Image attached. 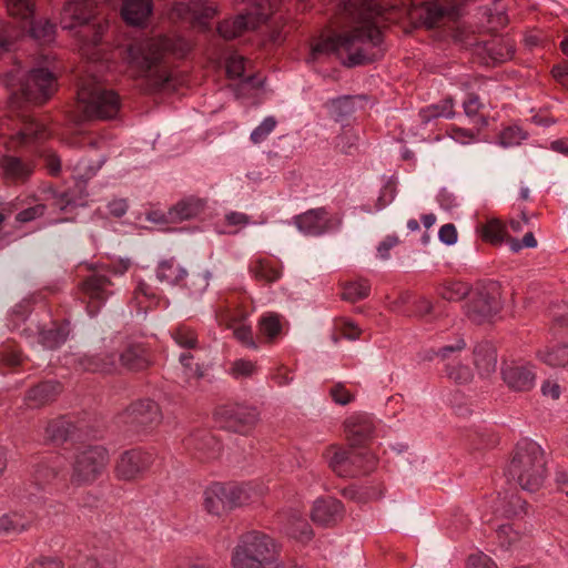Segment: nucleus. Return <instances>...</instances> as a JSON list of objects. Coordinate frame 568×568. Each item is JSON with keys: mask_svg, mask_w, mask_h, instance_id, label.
<instances>
[{"mask_svg": "<svg viewBox=\"0 0 568 568\" xmlns=\"http://www.w3.org/2000/svg\"><path fill=\"white\" fill-rule=\"evenodd\" d=\"M344 12L354 24L352 29L315 43L312 58L335 53L349 67L379 58L381 31L374 22L382 12L377 0H345Z\"/></svg>", "mask_w": 568, "mask_h": 568, "instance_id": "1", "label": "nucleus"}, {"mask_svg": "<svg viewBox=\"0 0 568 568\" xmlns=\"http://www.w3.org/2000/svg\"><path fill=\"white\" fill-rule=\"evenodd\" d=\"M162 50L176 51L170 39L146 40L128 47L125 61L133 77L146 78L154 88L169 82L170 72L160 65Z\"/></svg>", "mask_w": 568, "mask_h": 568, "instance_id": "2", "label": "nucleus"}, {"mask_svg": "<svg viewBox=\"0 0 568 568\" xmlns=\"http://www.w3.org/2000/svg\"><path fill=\"white\" fill-rule=\"evenodd\" d=\"M508 471L524 490L537 491L542 487L548 473L545 450L534 440H520L515 448Z\"/></svg>", "mask_w": 568, "mask_h": 568, "instance_id": "3", "label": "nucleus"}, {"mask_svg": "<svg viewBox=\"0 0 568 568\" xmlns=\"http://www.w3.org/2000/svg\"><path fill=\"white\" fill-rule=\"evenodd\" d=\"M262 497V490L251 484L213 483L203 491V507L214 516H223Z\"/></svg>", "mask_w": 568, "mask_h": 568, "instance_id": "4", "label": "nucleus"}, {"mask_svg": "<svg viewBox=\"0 0 568 568\" xmlns=\"http://www.w3.org/2000/svg\"><path fill=\"white\" fill-rule=\"evenodd\" d=\"M276 546L260 531L244 534L232 552L233 568H267L275 559Z\"/></svg>", "mask_w": 568, "mask_h": 568, "instance_id": "5", "label": "nucleus"}, {"mask_svg": "<svg viewBox=\"0 0 568 568\" xmlns=\"http://www.w3.org/2000/svg\"><path fill=\"white\" fill-rule=\"evenodd\" d=\"M328 467L339 477L353 478L375 469L376 456L366 449L329 445L323 452Z\"/></svg>", "mask_w": 568, "mask_h": 568, "instance_id": "6", "label": "nucleus"}, {"mask_svg": "<svg viewBox=\"0 0 568 568\" xmlns=\"http://www.w3.org/2000/svg\"><path fill=\"white\" fill-rule=\"evenodd\" d=\"M78 102L87 118L111 119L116 115L120 102L115 92L97 82L83 81L78 91Z\"/></svg>", "mask_w": 568, "mask_h": 568, "instance_id": "7", "label": "nucleus"}, {"mask_svg": "<svg viewBox=\"0 0 568 568\" xmlns=\"http://www.w3.org/2000/svg\"><path fill=\"white\" fill-rule=\"evenodd\" d=\"M110 460L108 449L101 445L89 446L78 452L71 474L75 486H88L97 481L105 471Z\"/></svg>", "mask_w": 568, "mask_h": 568, "instance_id": "8", "label": "nucleus"}, {"mask_svg": "<svg viewBox=\"0 0 568 568\" xmlns=\"http://www.w3.org/2000/svg\"><path fill=\"white\" fill-rule=\"evenodd\" d=\"M277 3L271 0H250L248 7L244 9L245 12L240 13L233 20L221 22L217 27V32L226 40L234 39L265 21Z\"/></svg>", "mask_w": 568, "mask_h": 568, "instance_id": "9", "label": "nucleus"}, {"mask_svg": "<svg viewBox=\"0 0 568 568\" xmlns=\"http://www.w3.org/2000/svg\"><path fill=\"white\" fill-rule=\"evenodd\" d=\"M503 305L501 288L497 282H488L476 287L466 305V315L477 324L490 321Z\"/></svg>", "mask_w": 568, "mask_h": 568, "instance_id": "10", "label": "nucleus"}, {"mask_svg": "<svg viewBox=\"0 0 568 568\" xmlns=\"http://www.w3.org/2000/svg\"><path fill=\"white\" fill-rule=\"evenodd\" d=\"M152 464V454L139 449L126 450L114 465V476L120 481H138L144 478Z\"/></svg>", "mask_w": 568, "mask_h": 568, "instance_id": "11", "label": "nucleus"}, {"mask_svg": "<svg viewBox=\"0 0 568 568\" xmlns=\"http://www.w3.org/2000/svg\"><path fill=\"white\" fill-rule=\"evenodd\" d=\"M54 75L47 69H33L21 84L22 95L30 102L41 104L55 91Z\"/></svg>", "mask_w": 568, "mask_h": 568, "instance_id": "12", "label": "nucleus"}, {"mask_svg": "<svg viewBox=\"0 0 568 568\" xmlns=\"http://www.w3.org/2000/svg\"><path fill=\"white\" fill-rule=\"evenodd\" d=\"M500 374L504 383L514 392H530L537 381L536 366L530 362L513 361L504 363Z\"/></svg>", "mask_w": 568, "mask_h": 568, "instance_id": "13", "label": "nucleus"}, {"mask_svg": "<svg viewBox=\"0 0 568 568\" xmlns=\"http://www.w3.org/2000/svg\"><path fill=\"white\" fill-rule=\"evenodd\" d=\"M215 417L226 427L241 432L257 423L258 412L255 407L233 403L220 406L215 410Z\"/></svg>", "mask_w": 568, "mask_h": 568, "instance_id": "14", "label": "nucleus"}, {"mask_svg": "<svg viewBox=\"0 0 568 568\" xmlns=\"http://www.w3.org/2000/svg\"><path fill=\"white\" fill-rule=\"evenodd\" d=\"M172 13L179 19L190 21L193 26L206 29L209 20L217 13V9L207 4L205 0H181L173 6Z\"/></svg>", "mask_w": 568, "mask_h": 568, "instance_id": "15", "label": "nucleus"}, {"mask_svg": "<svg viewBox=\"0 0 568 568\" xmlns=\"http://www.w3.org/2000/svg\"><path fill=\"white\" fill-rule=\"evenodd\" d=\"M97 16V4L92 0H70L61 13L63 29H74L88 24Z\"/></svg>", "mask_w": 568, "mask_h": 568, "instance_id": "16", "label": "nucleus"}, {"mask_svg": "<svg viewBox=\"0 0 568 568\" xmlns=\"http://www.w3.org/2000/svg\"><path fill=\"white\" fill-rule=\"evenodd\" d=\"M294 224L305 235L318 236L328 232L334 224L324 207L311 209L294 219Z\"/></svg>", "mask_w": 568, "mask_h": 568, "instance_id": "17", "label": "nucleus"}, {"mask_svg": "<svg viewBox=\"0 0 568 568\" xmlns=\"http://www.w3.org/2000/svg\"><path fill=\"white\" fill-rule=\"evenodd\" d=\"M343 513L344 507L339 500L335 498L318 499L314 503L312 519L322 526H328L342 518Z\"/></svg>", "mask_w": 568, "mask_h": 568, "instance_id": "18", "label": "nucleus"}, {"mask_svg": "<svg viewBox=\"0 0 568 568\" xmlns=\"http://www.w3.org/2000/svg\"><path fill=\"white\" fill-rule=\"evenodd\" d=\"M344 425L348 439L354 443L369 438L375 429L373 418L363 413L353 414Z\"/></svg>", "mask_w": 568, "mask_h": 568, "instance_id": "19", "label": "nucleus"}, {"mask_svg": "<svg viewBox=\"0 0 568 568\" xmlns=\"http://www.w3.org/2000/svg\"><path fill=\"white\" fill-rule=\"evenodd\" d=\"M536 358L551 368H565L568 366V343H552L540 347L536 352Z\"/></svg>", "mask_w": 568, "mask_h": 568, "instance_id": "20", "label": "nucleus"}, {"mask_svg": "<svg viewBox=\"0 0 568 568\" xmlns=\"http://www.w3.org/2000/svg\"><path fill=\"white\" fill-rule=\"evenodd\" d=\"M182 366L181 378L183 386L186 388H195L199 382L205 375V367L203 363L195 361V356L190 352H184L179 357Z\"/></svg>", "mask_w": 568, "mask_h": 568, "instance_id": "21", "label": "nucleus"}, {"mask_svg": "<svg viewBox=\"0 0 568 568\" xmlns=\"http://www.w3.org/2000/svg\"><path fill=\"white\" fill-rule=\"evenodd\" d=\"M151 12V0H124L121 8L122 18L131 26H142Z\"/></svg>", "mask_w": 568, "mask_h": 568, "instance_id": "22", "label": "nucleus"}, {"mask_svg": "<svg viewBox=\"0 0 568 568\" xmlns=\"http://www.w3.org/2000/svg\"><path fill=\"white\" fill-rule=\"evenodd\" d=\"M186 276V268L174 258L161 261L156 267L158 280L166 286L181 285Z\"/></svg>", "mask_w": 568, "mask_h": 568, "instance_id": "23", "label": "nucleus"}, {"mask_svg": "<svg viewBox=\"0 0 568 568\" xmlns=\"http://www.w3.org/2000/svg\"><path fill=\"white\" fill-rule=\"evenodd\" d=\"M474 365L481 377H489L496 371L497 353L490 344H479L474 348Z\"/></svg>", "mask_w": 568, "mask_h": 568, "instance_id": "24", "label": "nucleus"}, {"mask_svg": "<svg viewBox=\"0 0 568 568\" xmlns=\"http://www.w3.org/2000/svg\"><path fill=\"white\" fill-rule=\"evenodd\" d=\"M204 209V201L189 196L179 201L169 211V220L171 222H181L197 216Z\"/></svg>", "mask_w": 568, "mask_h": 568, "instance_id": "25", "label": "nucleus"}, {"mask_svg": "<svg viewBox=\"0 0 568 568\" xmlns=\"http://www.w3.org/2000/svg\"><path fill=\"white\" fill-rule=\"evenodd\" d=\"M132 414L138 423L148 425L156 423L161 418L159 405L151 399H143L132 406Z\"/></svg>", "mask_w": 568, "mask_h": 568, "instance_id": "26", "label": "nucleus"}, {"mask_svg": "<svg viewBox=\"0 0 568 568\" xmlns=\"http://www.w3.org/2000/svg\"><path fill=\"white\" fill-rule=\"evenodd\" d=\"M44 128L33 121L24 122L23 125L11 135V143L14 146L27 145L43 136Z\"/></svg>", "mask_w": 568, "mask_h": 568, "instance_id": "27", "label": "nucleus"}, {"mask_svg": "<svg viewBox=\"0 0 568 568\" xmlns=\"http://www.w3.org/2000/svg\"><path fill=\"white\" fill-rule=\"evenodd\" d=\"M32 169L13 156H6L0 161V172L9 180H19L28 176Z\"/></svg>", "mask_w": 568, "mask_h": 568, "instance_id": "28", "label": "nucleus"}, {"mask_svg": "<svg viewBox=\"0 0 568 568\" xmlns=\"http://www.w3.org/2000/svg\"><path fill=\"white\" fill-rule=\"evenodd\" d=\"M258 331L267 343H272L282 332V317L276 313H265L258 320Z\"/></svg>", "mask_w": 568, "mask_h": 568, "instance_id": "29", "label": "nucleus"}, {"mask_svg": "<svg viewBox=\"0 0 568 568\" xmlns=\"http://www.w3.org/2000/svg\"><path fill=\"white\" fill-rule=\"evenodd\" d=\"M251 272L256 280L267 284L276 282L282 276L281 268L267 260L256 261L253 264Z\"/></svg>", "mask_w": 568, "mask_h": 568, "instance_id": "30", "label": "nucleus"}, {"mask_svg": "<svg viewBox=\"0 0 568 568\" xmlns=\"http://www.w3.org/2000/svg\"><path fill=\"white\" fill-rule=\"evenodd\" d=\"M31 520L19 513L3 514L0 516V534L10 535L26 530Z\"/></svg>", "mask_w": 568, "mask_h": 568, "instance_id": "31", "label": "nucleus"}, {"mask_svg": "<svg viewBox=\"0 0 568 568\" xmlns=\"http://www.w3.org/2000/svg\"><path fill=\"white\" fill-rule=\"evenodd\" d=\"M84 365L87 369L92 372L111 373L118 367V356L101 352L90 357Z\"/></svg>", "mask_w": 568, "mask_h": 568, "instance_id": "32", "label": "nucleus"}, {"mask_svg": "<svg viewBox=\"0 0 568 568\" xmlns=\"http://www.w3.org/2000/svg\"><path fill=\"white\" fill-rule=\"evenodd\" d=\"M55 390V385L52 383H42L33 388H31L27 396L26 400L30 407H39L48 403Z\"/></svg>", "mask_w": 568, "mask_h": 568, "instance_id": "33", "label": "nucleus"}, {"mask_svg": "<svg viewBox=\"0 0 568 568\" xmlns=\"http://www.w3.org/2000/svg\"><path fill=\"white\" fill-rule=\"evenodd\" d=\"M173 341L182 348L196 349L197 348V334L196 332L186 326L180 325L171 332Z\"/></svg>", "mask_w": 568, "mask_h": 568, "instance_id": "34", "label": "nucleus"}, {"mask_svg": "<svg viewBox=\"0 0 568 568\" xmlns=\"http://www.w3.org/2000/svg\"><path fill=\"white\" fill-rule=\"evenodd\" d=\"M469 293V286L459 281L446 282L439 288L440 296L449 302H458Z\"/></svg>", "mask_w": 568, "mask_h": 568, "instance_id": "35", "label": "nucleus"}, {"mask_svg": "<svg viewBox=\"0 0 568 568\" xmlns=\"http://www.w3.org/2000/svg\"><path fill=\"white\" fill-rule=\"evenodd\" d=\"M371 285L366 280H358L344 286L342 297L348 302H357L369 295Z\"/></svg>", "mask_w": 568, "mask_h": 568, "instance_id": "36", "label": "nucleus"}, {"mask_svg": "<svg viewBox=\"0 0 568 568\" xmlns=\"http://www.w3.org/2000/svg\"><path fill=\"white\" fill-rule=\"evenodd\" d=\"M110 285L111 282L108 277L93 275L84 282L83 288L91 298L103 300L105 297V290Z\"/></svg>", "mask_w": 568, "mask_h": 568, "instance_id": "37", "label": "nucleus"}, {"mask_svg": "<svg viewBox=\"0 0 568 568\" xmlns=\"http://www.w3.org/2000/svg\"><path fill=\"white\" fill-rule=\"evenodd\" d=\"M487 51L495 63H501L514 57L515 48L509 40H500L490 43Z\"/></svg>", "mask_w": 568, "mask_h": 568, "instance_id": "38", "label": "nucleus"}, {"mask_svg": "<svg viewBox=\"0 0 568 568\" xmlns=\"http://www.w3.org/2000/svg\"><path fill=\"white\" fill-rule=\"evenodd\" d=\"M29 24V21L26 22ZM30 34L41 43H50L54 40L55 27L48 20H39L37 23H30Z\"/></svg>", "mask_w": 568, "mask_h": 568, "instance_id": "39", "label": "nucleus"}, {"mask_svg": "<svg viewBox=\"0 0 568 568\" xmlns=\"http://www.w3.org/2000/svg\"><path fill=\"white\" fill-rule=\"evenodd\" d=\"M227 327L233 329L234 337L245 347L250 349H257L258 345L253 336V332L251 326L248 325H237L235 326L234 321L227 323Z\"/></svg>", "mask_w": 568, "mask_h": 568, "instance_id": "40", "label": "nucleus"}, {"mask_svg": "<svg viewBox=\"0 0 568 568\" xmlns=\"http://www.w3.org/2000/svg\"><path fill=\"white\" fill-rule=\"evenodd\" d=\"M454 112V102L452 99H446L439 104L429 105L422 111V115L425 120L429 121L433 118L444 116V118H453Z\"/></svg>", "mask_w": 568, "mask_h": 568, "instance_id": "41", "label": "nucleus"}, {"mask_svg": "<svg viewBox=\"0 0 568 568\" xmlns=\"http://www.w3.org/2000/svg\"><path fill=\"white\" fill-rule=\"evenodd\" d=\"M277 120L273 115H268L251 132L250 139L254 144L264 142L267 136L275 130Z\"/></svg>", "mask_w": 568, "mask_h": 568, "instance_id": "42", "label": "nucleus"}, {"mask_svg": "<svg viewBox=\"0 0 568 568\" xmlns=\"http://www.w3.org/2000/svg\"><path fill=\"white\" fill-rule=\"evenodd\" d=\"M7 8L11 16L28 22L33 14L32 0H7Z\"/></svg>", "mask_w": 568, "mask_h": 568, "instance_id": "43", "label": "nucleus"}, {"mask_svg": "<svg viewBox=\"0 0 568 568\" xmlns=\"http://www.w3.org/2000/svg\"><path fill=\"white\" fill-rule=\"evenodd\" d=\"M483 239L493 245H500L505 239V226L497 220L489 221L484 226Z\"/></svg>", "mask_w": 568, "mask_h": 568, "instance_id": "44", "label": "nucleus"}, {"mask_svg": "<svg viewBox=\"0 0 568 568\" xmlns=\"http://www.w3.org/2000/svg\"><path fill=\"white\" fill-rule=\"evenodd\" d=\"M447 376L457 384H467L473 381L471 369L460 363L446 365Z\"/></svg>", "mask_w": 568, "mask_h": 568, "instance_id": "45", "label": "nucleus"}, {"mask_svg": "<svg viewBox=\"0 0 568 568\" xmlns=\"http://www.w3.org/2000/svg\"><path fill=\"white\" fill-rule=\"evenodd\" d=\"M118 363H121L123 366L135 371L143 369L149 364L144 356H142L140 353H138V351L132 348L121 354L118 357Z\"/></svg>", "mask_w": 568, "mask_h": 568, "instance_id": "46", "label": "nucleus"}, {"mask_svg": "<svg viewBox=\"0 0 568 568\" xmlns=\"http://www.w3.org/2000/svg\"><path fill=\"white\" fill-rule=\"evenodd\" d=\"M526 139V133L519 126H508L499 134V142L503 146H515Z\"/></svg>", "mask_w": 568, "mask_h": 568, "instance_id": "47", "label": "nucleus"}, {"mask_svg": "<svg viewBox=\"0 0 568 568\" xmlns=\"http://www.w3.org/2000/svg\"><path fill=\"white\" fill-rule=\"evenodd\" d=\"M256 372V364L247 359H237L230 367V374L234 378L250 377Z\"/></svg>", "mask_w": 568, "mask_h": 568, "instance_id": "48", "label": "nucleus"}, {"mask_svg": "<svg viewBox=\"0 0 568 568\" xmlns=\"http://www.w3.org/2000/svg\"><path fill=\"white\" fill-rule=\"evenodd\" d=\"M481 103L476 95H470L465 102H464V111L465 114L474 120L476 123L486 124V121L484 118L480 116L479 111L481 109Z\"/></svg>", "mask_w": 568, "mask_h": 568, "instance_id": "49", "label": "nucleus"}, {"mask_svg": "<svg viewBox=\"0 0 568 568\" xmlns=\"http://www.w3.org/2000/svg\"><path fill=\"white\" fill-rule=\"evenodd\" d=\"M497 536L504 547H510L520 539V534L510 525H501L497 530Z\"/></svg>", "mask_w": 568, "mask_h": 568, "instance_id": "50", "label": "nucleus"}, {"mask_svg": "<svg viewBox=\"0 0 568 568\" xmlns=\"http://www.w3.org/2000/svg\"><path fill=\"white\" fill-rule=\"evenodd\" d=\"M332 399L339 405H347L354 400L355 395L352 394L343 384H335L329 390Z\"/></svg>", "mask_w": 568, "mask_h": 568, "instance_id": "51", "label": "nucleus"}, {"mask_svg": "<svg viewBox=\"0 0 568 568\" xmlns=\"http://www.w3.org/2000/svg\"><path fill=\"white\" fill-rule=\"evenodd\" d=\"M226 72L231 78H241L245 72V59L241 55H232L226 62Z\"/></svg>", "mask_w": 568, "mask_h": 568, "instance_id": "52", "label": "nucleus"}, {"mask_svg": "<svg viewBox=\"0 0 568 568\" xmlns=\"http://www.w3.org/2000/svg\"><path fill=\"white\" fill-rule=\"evenodd\" d=\"M338 329L345 338L352 341L357 339L362 334L361 328L354 322L346 318L338 322Z\"/></svg>", "mask_w": 568, "mask_h": 568, "instance_id": "53", "label": "nucleus"}, {"mask_svg": "<svg viewBox=\"0 0 568 568\" xmlns=\"http://www.w3.org/2000/svg\"><path fill=\"white\" fill-rule=\"evenodd\" d=\"M45 206L42 204H37L34 206L28 207L17 214V221L21 223H27L40 217L44 214Z\"/></svg>", "mask_w": 568, "mask_h": 568, "instance_id": "54", "label": "nucleus"}, {"mask_svg": "<svg viewBox=\"0 0 568 568\" xmlns=\"http://www.w3.org/2000/svg\"><path fill=\"white\" fill-rule=\"evenodd\" d=\"M541 394L552 400L559 399L561 395V387L558 382L554 379H546L541 384Z\"/></svg>", "mask_w": 568, "mask_h": 568, "instance_id": "55", "label": "nucleus"}, {"mask_svg": "<svg viewBox=\"0 0 568 568\" xmlns=\"http://www.w3.org/2000/svg\"><path fill=\"white\" fill-rule=\"evenodd\" d=\"M439 240L447 244L453 245L457 242V231L454 224H445L439 229L438 232Z\"/></svg>", "mask_w": 568, "mask_h": 568, "instance_id": "56", "label": "nucleus"}, {"mask_svg": "<svg viewBox=\"0 0 568 568\" xmlns=\"http://www.w3.org/2000/svg\"><path fill=\"white\" fill-rule=\"evenodd\" d=\"M27 568H64V564L57 557H42L32 561Z\"/></svg>", "mask_w": 568, "mask_h": 568, "instance_id": "57", "label": "nucleus"}, {"mask_svg": "<svg viewBox=\"0 0 568 568\" xmlns=\"http://www.w3.org/2000/svg\"><path fill=\"white\" fill-rule=\"evenodd\" d=\"M468 562L473 568H498L496 562L484 554L470 556Z\"/></svg>", "mask_w": 568, "mask_h": 568, "instance_id": "58", "label": "nucleus"}, {"mask_svg": "<svg viewBox=\"0 0 568 568\" xmlns=\"http://www.w3.org/2000/svg\"><path fill=\"white\" fill-rule=\"evenodd\" d=\"M465 347L466 343L464 342V339H458L453 345L442 347L438 351L437 355L443 359H450L453 354L462 352L463 349H465Z\"/></svg>", "mask_w": 568, "mask_h": 568, "instance_id": "59", "label": "nucleus"}, {"mask_svg": "<svg viewBox=\"0 0 568 568\" xmlns=\"http://www.w3.org/2000/svg\"><path fill=\"white\" fill-rule=\"evenodd\" d=\"M398 239L396 236L386 237L377 247V252L381 258L387 260L389 257V251L397 245Z\"/></svg>", "mask_w": 568, "mask_h": 568, "instance_id": "60", "label": "nucleus"}, {"mask_svg": "<svg viewBox=\"0 0 568 568\" xmlns=\"http://www.w3.org/2000/svg\"><path fill=\"white\" fill-rule=\"evenodd\" d=\"M227 224L234 226H245L250 223V217L241 212H231L225 216Z\"/></svg>", "mask_w": 568, "mask_h": 568, "instance_id": "61", "label": "nucleus"}, {"mask_svg": "<svg viewBox=\"0 0 568 568\" xmlns=\"http://www.w3.org/2000/svg\"><path fill=\"white\" fill-rule=\"evenodd\" d=\"M110 213L116 217L125 214L128 204L125 200H114L109 204Z\"/></svg>", "mask_w": 568, "mask_h": 568, "instance_id": "62", "label": "nucleus"}, {"mask_svg": "<svg viewBox=\"0 0 568 568\" xmlns=\"http://www.w3.org/2000/svg\"><path fill=\"white\" fill-rule=\"evenodd\" d=\"M74 568H108L106 562L97 557H89Z\"/></svg>", "mask_w": 568, "mask_h": 568, "instance_id": "63", "label": "nucleus"}, {"mask_svg": "<svg viewBox=\"0 0 568 568\" xmlns=\"http://www.w3.org/2000/svg\"><path fill=\"white\" fill-rule=\"evenodd\" d=\"M550 149L555 152H558L560 154L568 156V139L562 138V139L552 141L550 143Z\"/></svg>", "mask_w": 568, "mask_h": 568, "instance_id": "64", "label": "nucleus"}]
</instances>
